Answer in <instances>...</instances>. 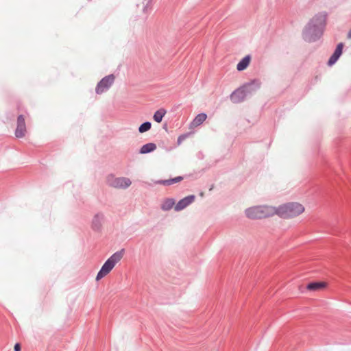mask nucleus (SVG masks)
Returning <instances> with one entry per match:
<instances>
[{
  "label": "nucleus",
  "instance_id": "4",
  "mask_svg": "<svg viewBox=\"0 0 351 351\" xmlns=\"http://www.w3.org/2000/svg\"><path fill=\"white\" fill-rule=\"evenodd\" d=\"M247 218L256 219L269 217L275 215V207L268 206H256L245 210Z\"/></svg>",
  "mask_w": 351,
  "mask_h": 351
},
{
  "label": "nucleus",
  "instance_id": "9",
  "mask_svg": "<svg viewBox=\"0 0 351 351\" xmlns=\"http://www.w3.org/2000/svg\"><path fill=\"white\" fill-rule=\"evenodd\" d=\"M195 195H188L180 200L175 205L174 210L176 212L181 211L192 204L195 199Z\"/></svg>",
  "mask_w": 351,
  "mask_h": 351
},
{
  "label": "nucleus",
  "instance_id": "21",
  "mask_svg": "<svg viewBox=\"0 0 351 351\" xmlns=\"http://www.w3.org/2000/svg\"><path fill=\"white\" fill-rule=\"evenodd\" d=\"M343 46H344V45L343 43H339V44H337V45L334 51V53L340 57L343 53Z\"/></svg>",
  "mask_w": 351,
  "mask_h": 351
},
{
  "label": "nucleus",
  "instance_id": "6",
  "mask_svg": "<svg viewBox=\"0 0 351 351\" xmlns=\"http://www.w3.org/2000/svg\"><path fill=\"white\" fill-rule=\"evenodd\" d=\"M115 76L114 74H110L105 76L97 83L95 88V93L100 95L107 91L113 84Z\"/></svg>",
  "mask_w": 351,
  "mask_h": 351
},
{
  "label": "nucleus",
  "instance_id": "13",
  "mask_svg": "<svg viewBox=\"0 0 351 351\" xmlns=\"http://www.w3.org/2000/svg\"><path fill=\"white\" fill-rule=\"evenodd\" d=\"M326 287V283L322 281H313L306 285V289L309 291H317Z\"/></svg>",
  "mask_w": 351,
  "mask_h": 351
},
{
  "label": "nucleus",
  "instance_id": "1",
  "mask_svg": "<svg viewBox=\"0 0 351 351\" xmlns=\"http://www.w3.org/2000/svg\"><path fill=\"white\" fill-rule=\"evenodd\" d=\"M328 14L325 12L315 14L302 30V38L307 43H315L323 35Z\"/></svg>",
  "mask_w": 351,
  "mask_h": 351
},
{
  "label": "nucleus",
  "instance_id": "7",
  "mask_svg": "<svg viewBox=\"0 0 351 351\" xmlns=\"http://www.w3.org/2000/svg\"><path fill=\"white\" fill-rule=\"evenodd\" d=\"M261 82L258 79H254L242 85L245 95L249 97L256 93L261 88Z\"/></svg>",
  "mask_w": 351,
  "mask_h": 351
},
{
  "label": "nucleus",
  "instance_id": "10",
  "mask_svg": "<svg viewBox=\"0 0 351 351\" xmlns=\"http://www.w3.org/2000/svg\"><path fill=\"white\" fill-rule=\"evenodd\" d=\"M247 96L242 88L240 86L237 89L234 90L230 95V100L234 104H239L243 101Z\"/></svg>",
  "mask_w": 351,
  "mask_h": 351
},
{
  "label": "nucleus",
  "instance_id": "16",
  "mask_svg": "<svg viewBox=\"0 0 351 351\" xmlns=\"http://www.w3.org/2000/svg\"><path fill=\"white\" fill-rule=\"evenodd\" d=\"M175 204V199L173 198H167L164 200L160 206V208L163 211H168L171 210Z\"/></svg>",
  "mask_w": 351,
  "mask_h": 351
},
{
  "label": "nucleus",
  "instance_id": "23",
  "mask_svg": "<svg viewBox=\"0 0 351 351\" xmlns=\"http://www.w3.org/2000/svg\"><path fill=\"white\" fill-rule=\"evenodd\" d=\"M13 351H21V346L20 343H15Z\"/></svg>",
  "mask_w": 351,
  "mask_h": 351
},
{
  "label": "nucleus",
  "instance_id": "20",
  "mask_svg": "<svg viewBox=\"0 0 351 351\" xmlns=\"http://www.w3.org/2000/svg\"><path fill=\"white\" fill-rule=\"evenodd\" d=\"M339 58L340 57L338 55H337L336 53H335L333 52V53L331 55V56L330 57V58L328 60V62H327L328 65L332 66L333 64H335L337 62V61L339 60Z\"/></svg>",
  "mask_w": 351,
  "mask_h": 351
},
{
  "label": "nucleus",
  "instance_id": "25",
  "mask_svg": "<svg viewBox=\"0 0 351 351\" xmlns=\"http://www.w3.org/2000/svg\"><path fill=\"white\" fill-rule=\"evenodd\" d=\"M163 128H164L165 130H167V124H165V125H164V126H163Z\"/></svg>",
  "mask_w": 351,
  "mask_h": 351
},
{
  "label": "nucleus",
  "instance_id": "5",
  "mask_svg": "<svg viewBox=\"0 0 351 351\" xmlns=\"http://www.w3.org/2000/svg\"><path fill=\"white\" fill-rule=\"evenodd\" d=\"M107 183L110 186L116 189H127L131 185L132 182L128 178H116L113 175H110L107 178Z\"/></svg>",
  "mask_w": 351,
  "mask_h": 351
},
{
  "label": "nucleus",
  "instance_id": "12",
  "mask_svg": "<svg viewBox=\"0 0 351 351\" xmlns=\"http://www.w3.org/2000/svg\"><path fill=\"white\" fill-rule=\"evenodd\" d=\"M183 179H184V177H182V176H177V177H175L173 178H170V179H168V180H156V181H155V184H162V185H165V186H169V185H171V184L180 182L182 180H183Z\"/></svg>",
  "mask_w": 351,
  "mask_h": 351
},
{
  "label": "nucleus",
  "instance_id": "18",
  "mask_svg": "<svg viewBox=\"0 0 351 351\" xmlns=\"http://www.w3.org/2000/svg\"><path fill=\"white\" fill-rule=\"evenodd\" d=\"M207 118V114L204 112L198 114L192 121V124L195 126L201 125Z\"/></svg>",
  "mask_w": 351,
  "mask_h": 351
},
{
  "label": "nucleus",
  "instance_id": "2",
  "mask_svg": "<svg viewBox=\"0 0 351 351\" xmlns=\"http://www.w3.org/2000/svg\"><path fill=\"white\" fill-rule=\"evenodd\" d=\"M304 207L298 202H289L275 208V214L281 218L289 219L296 217L303 213Z\"/></svg>",
  "mask_w": 351,
  "mask_h": 351
},
{
  "label": "nucleus",
  "instance_id": "17",
  "mask_svg": "<svg viewBox=\"0 0 351 351\" xmlns=\"http://www.w3.org/2000/svg\"><path fill=\"white\" fill-rule=\"evenodd\" d=\"M166 113L167 111L165 108H160L154 112L153 119L156 123H160Z\"/></svg>",
  "mask_w": 351,
  "mask_h": 351
},
{
  "label": "nucleus",
  "instance_id": "24",
  "mask_svg": "<svg viewBox=\"0 0 351 351\" xmlns=\"http://www.w3.org/2000/svg\"><path fill=\"white\" fill-rule=\"evenodd\" d=\"M347 37L348 38H351V29L349 30Z\"/></svg>",
  "mask_w": 351,
  "mask_h": 351
},
{
  "label": "nucleus",
  "instance_id": "11",
  "mask_svg": "<svg viewBox=\"0 0 351 351\" xmlns=\"http://www.w3.org/2000/svg\"><path fill=\"white\" fill-rule=\"evenodd\" d=\"M104 220V215L102 213L95 214L92 219L91 228L95 232H99L102 228V223Z\"/></svg>",
  "mask_w": 351,
  "mask_h": 351
},
{
  "label": "nucleus",
  "instance_id": "22",
  "mask_svg": "<svg viewBox=\"0 0 351 351\" xmlns=\"http://www.w3.org/2000/svg\"><path fill=\"white\" fill-rule=\"evenodd\" d=\"M190 133H185L180 135L177 140L178 145H180L189 136Z\"/></svg>",
  "mask_w": 351,
  "mask_h": 351
},
{
  "label": "nucleus",
  "instance_id": "8",
  "mask_svg": "<svg viewBox=\"0 0 351 351\" xmlns=\"http://www.w3.org/2000/svg\"><path fill=\"white\" fill-rule=\"evenodd\" d=\"M26 133V125L25 117L23 114H20L17 117L16 128L14 134L16 138H22L25 136Z\"/></svg>",
  "mask_w": 351,
  "mask_h": 351
},
{
  "label": "nucleus",
  "instance_id": "14",
  "mask_svg": "<svg viewBox=\"0 0 351 351\" xmlns=\"http://www.w3.org/2000/svg\"><path fill=\"white\" fill-rule=\"evenodd\" d=\"M251 60V56L250 55L245 56L243 58L237 65V69L239 71H242L247 69L249 66Z\"/></svg>",
  "mask_w": 351,
  "mask_h": 351
},
{
  "label": "nucleus",
  "instance_id": "3",
  "mask_svg": "<svg viewBox=\"0 0 351 351\" xmlns=\"http://www.w3.org/2000/svg\"><path fill=\"white\" fill-rule=\"evenodd\" d=\"M124 252L125 249L123 248L121 250L114 252L106 261L97 274V281L101 280L111 271L115 265L121 260Z\"/></svg>",
  "mask_w": 351,
  "mask_h": 351
},
{
  "label": "nucleus",
  "instance_id": "15",
  "mask_svg": "<svg viewBox=\"0 0 351 351\" xmlns=\"http://www.w3.org/2000/svg\"><path fill=\"white\" fill-rule=\"evenodd\" d=\"M157 147L156 145L154 143H148L145 145H143L140 150L139 153L141 154H146L151 153L156 149Z\"/></svg>",
  "mask_w": 351,
  "mask_h": 351
},
{
  "label": "nucleus",
  "instance_id": "19",
  "mask_svg": "<svg viewBox=\"0 0 351 351\" xmlns=\"http://www.w3.org/2000/svg\"><path fill=\"white\" fill-rule=\"evenodd\" d=\"M152 128V123L150 121H145L138 127V132L140 133H144L149 130Z\"/></svg>",
  "mask_w": 351,
  "mask_h": 351
}]
</instances>
